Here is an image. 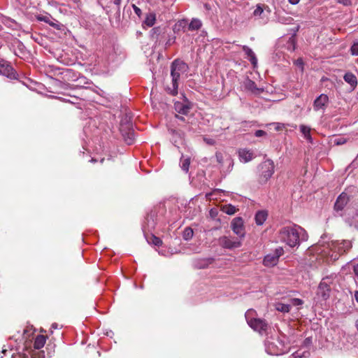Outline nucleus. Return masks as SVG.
<instances>
[{"mask_svg":"<svg viewBox=\"0 0 358 358\" xmlns=\"http://www.w3.org/2000/svg\"><path fill=\"white\" fill-rule=\"evenodd\" d=\"M278 240L290 248L298 247L301 242L306 241L308 235L306 230L297 224L281 227L278 232Z\"/></svg>","mask_w":358,"mask_h":358,"instance_id":"nucleus-1","label":"nucleus"},{"mask_svg":"<svg viewBox=\"0 0 358 358\" xmlns=\"http://www.w3.org/2000/svg\"><path fill=\"white\" fill-rule=\"evenodd\" d=\"M187 69V66L186 64L180 60L175 59L171 66V76L172 78V85L173 90L171 93L173 95H176L178 94V80L180 79V74L185 73Z\"/></svg>","mask_w":358,"mask_h":358,"instance_id":"nucleus-2","label":"nucleus"},{"mask_svg":"<svg viewBox=\"0 0 358 358\" xmlns=\"http://www.w3.org/2000/svg\"><path fill=\"white\" fill-rule=\"evenodd\" d=\"M256 312L253 309H249L246 311L245 317L248 325L255 331L262 334L265 332L268 328V324L265 320L256 318Z\"/></svg>","mask_w":358,"mask_h":358,"instance_id":"nucleus-3","label":"nucleus"},{"mask_svg":"<svg viewBox=\"0 0 358 358\" xmlns=\"http://www.w3.org/2000/svg\"><path fill=\"white\" fill-rule=\"evenodd\" d=\"M329 247L331 253L329 252L328 255L332 259L336 260L340 255L347 252L352 248V243L348 240L336 241H332Z\"/></svg>","mask_w":358,"mask_h":358,"instance_id":"nucleus-4","label":"nucleus"},{"mask_svg":"<svg viewBox=\"0 0 358 358\" xmlns=\"http://www.w3.org/2000/svg\"><path fill=\"white\" fill-rule=\"evenodd\" d=\"M288 343L281 338H278L276 343L268 342L266 344V350L268 354L271 355H280L288 352Z\"/></svg>","mask_w":358,"mask_h":358,"instance_id":"nucleus-5","label":"nucleus"},{"mask_svg":"<svg viewBox=\"0 0 358 358\" xmlns=\"http://www.w3.org/2000/svg\"><path fill=\"white\" fill-rule=\"evenodd\" d=\"M271 13V10L268 6L262 3H258L252 13L253 17L259 20L263 24L268 23Z\"/></svg>","mask_w":358,"mask_h":358,"instance_id":"nucleus-6","label":"nucleus"},{"mask_svg":"<svg viewBox=\"0 0 358 358\" xmlns=\"http://www.w3.org/2000/svg\"><path fill=\"white\" fill-rule=\"evenodd\" d=\"M284 254V250L282 247H278L272 252L266 255L263 260L264 265L266 266H274L278 261L279 257Z\"/></svg>","mask_w":358,"mask_h":358,"instance_id":"nucleus-7","label":"nucleus"},{"mask_svg":"<svg viewBox=\"0 0 358 358\" xmlns=\"http://www.w3.org/2000/svg\"><path fill=\"white\" fill-rule=\"evenodd\" d=\"M274 163L271 159H266L260 165L261 169V180L266 182L274 173Z\"/></svg>","mask_w":358,"mask_h":358,"instance_id":"nucleus-8","label":"nucleus"},{"mask_svg":"<svg viewBox=\"0 0 358 358\" xmlns=\"http://www.w3.org/2000/svg\"><path fill=\"white\" fill-rule=\"evenodd\" d=\"M219 245L223 248L232 250L241 247V241L234 237L223 236L218 239Z\"/></svg>","mask_w":358,"mask_h":358,"instance_id":"nucleus-9","label":"nucleus"},{"mask_svg":"<svg viewBox=\"0 0 358 358\" xmlns=\"http://www.w3.org/2000/svg\"><path fill=\"white\" fill-rule=\"evenodd\" d=\"M131 127V124L128 120H126V122L124 123V120H122L120 130L125 142L129 145L132 144L134 140V134Z\"/></svg>","mask_w":358,"mask_h":358,"instance_id":"nucleus-10","label":"nucleus"},{"mask_svg":"<svg viewBox=\"0 0 358 358\" xmlns=\"http://www.w3.org/2000/svg\"><path fill=\"white\" fill-rule=\"evenodd\" d=\"M345 220L350 226L358 229V205L356 207L346 209Z\"/></svg>","mask_w":358,"mask_h":358,"instance_id":"nucleus-11","label":"nucleus"},{"mask_svg":"<svg viewBox=\"0 0 358 358\" xmlns=\"http://www.w3.org/2000/svg\"><path fill=\"white\" fill-rule=\"evenodd\" d=\"M0 74L10 79L16 78V73L13 68L4 60H0Z\"/></svg>","mask_w":358,"mask_h":358,"instance_id":"nucleus-12","label":"nucleus"},{"mask_svg":"<svg viewBox=\"0 0 358 358\" xmlns=\"http://www.w3.org/2000/svg\"><path fill=\"white\" fill-rule=\"evenodd\" d=\"M231 227L233 231L240 238L244 237L245 231L243 227V220L241 217H235L231 223Z\"/></svg>","mask_w":358,"mask_h":358,"instance_id":"nucleus-13","label":"nucleus"},{"mask_svg":"<svg viewBox=\"0 0 358 358\" xmlns=\"http://www.w3.org/2000/svg\"><path fill=\"white\" fill-rule=\"evenodd\" d=\"M329 102V97L327 94H321L317 96L313 102V109L315 111L325 110L327 103Z\"/></svg>","mask_w":358,"mask_h":358,"instance_id":"nucleus-14","label":"nucleus"},{"mask_svg":"<svg viewBox=\"0 0 358 358\" xmlns=\"http://www.w3.org/2000/svg\"><path fill=\"white\" fill-rule=\"evenodd\" d=\"M331 292V288L328 282L326 281V279H323L320 283L317 294L318 296L321 297L323 300H327Z\"/></svg>","mask_w":358,"mask_h":358,"instance_id":"nucleus-15","label":"nucleus"},{"mask_svg":"<svg viewBox=\"0 0 358 358\" xmlns=\"http://www.w3.org/2000/svg\"><path fill=\"white\" fill-rule=\"evenodd\" d=\"M348 201V195L345 192L341 194L337 198L336 203L334 204L335 211L340 215H342V213H339V212H341L343 210L344 207L346 206Z\"/></svg>","mask_w":358,"mask_h":358,"instance_id":"nucleus-16","label":"nucleus"},{"mask_svg":"<svg viewBox=\"0 0 358 358\" xmlns=\"http://www.w3.org/2000/svg\"><path fill=\"white\" fill-rule=\"evenodd\" d=\"M238 157L241 162L247 163L253 159L254 154L249 150L241 149L238 151Z\"/></svg>","mask_w":358,"mask_h":358,"instance_id":"nucleus-17","label":"nucleus"},{"mask_svg":"<svg viewBox=\"0 0 358 358\" xmlns=\"http://www.w3.org/2000/svg\"><path fill=\"white\" fill-rule=\"evenodd\" d=\"M344 80L348 83L352 90H354L357 85V79L355 75L351 72H347L343 76Z\"/></svg>","mask_w":358,"mask_h":358,"instance_id":"nucleus-18","label":"nucleus"},{"mask_svg":"<svg viewBox=\"0 0 358 358\" xmlns=\"http://www.w3.org/2000/svg\"><path fill=\"white\" fill-rule=\"evenodd\" d=\"M243 50L244 51L245 55H247V56L248 57L249 60L250 61L251 64L254 66H255L257 64V59L255 56V54L252 51V50L247 45H243Z\"/></svg>","mask_w":358,"mask_h":358,"instance_id":"nucleus-19","label":"nucleus"},{"mask_svg":"<svg viewBox=\"0 0 358 358\" xmlns=\"http://www.w3.org/2000/svg\"><path fill=\"white\" fill-rule=\"evenodd\" d=\"M176 110L180 114L187 115L190 110L189 103L178 102L175 104Z\"/></svg>","mask_w":358,"mask_h":358,"instance_id":"nucleus-20","label":"nucleus"},{"mask_svg":"<svg viewBox=\"0 0 358 358\" xmlns=\"http://www.w3.org/2000/svg\"><path fill=\"white\" fill-rule=\"evenodd\" d=\"M213 261L214 259L213 258L199 259L194 263V266L199 269L205 268H207L208 265L211 264Z\"/></svg>","mask_w":358,"mask_h":358,"instance_id":"nucleus-21","label":"nucleus"},{"mask_svg":"<svg viewBox=\"0 0 358 358\" xmlns=\"http://www.w3.org/2000/svg\"><path fill=\"white\" fill-rule=\"evenodd\" d=\"M268 213L266 210H259L255 215V222L257 225H262L266 221Z\"/></svg>","mask_w":358,"mask_h":358,"instance_id":"nucleus-22","label":"nucleus"},{"mask_svg":"<svg viewBox=\"0 0 358 358\" xmlns=\"http://www.w3.org/2000/svg\"><path fill=\"white\" fill-rule=\"evenodd\" d=\"M46 342V337L43 335H38L34 343V347L35 349L40 350L43 348Z\"/></svg>","mask_w":358,"mask_h":358,"instance_id":"nucleus-23","label":"nucleus"},{"mask_svg":"<svg viewBox=\"0 0 358 358\" xmlns=\"http://www.w3.org/2000/svg\"><path fill=\"white\" fill-rule=\"evenodd\" d=\"M215 157H216L217 162L220 165H222L224 162H226L229 164V167L233 166V165H234V162H233L232 159L229 157H227L224 160L223 155L221 152H216Z\"/></svg>","mask_w":358,"mask_h":358,"instance_id":"nucleus-24","label":"nucleus"},{"mask_svg":"<svg viewBox=\"0 0 358 358\" xmlns=\"http://www.w3.org/2000/svg\"><path fill=\"white\" fill-rule=\"evenodd\" d=\"M274 307L276 310L283 313H289L291 310V305L285 304L280 302L275 303L274 304Z\"/></svg>","mask_w":358,"mask_h":358,"instance_id":"nucleus-25","label":"nucleus"},{"mask_svg":"<svg viewBox=\"0 0 358 358\" xmlns=\"http://www.w3.org/2000/svg\"><path fill=\"white\" fill-rule=\"evenodd\" d=\"M299 128L304 138L309 142L312 143L313 139L310 135V128L303 124L300 125Z\"/></svg>","mask_w":358,"mask_h":358,"instance_id":"nucleus-26","label":"nucleus"},{"mask_svg":"<svg viewBox=\"0 0 358 358\" xmlns=\"http://www.w3.org/2000/svg\"><path fill=\"white\" fill-rule=\"evenodd\" d=\"M202 26L201 21L199 19L194 18L189 24L188 29L190 31H196L199 29Z\"/></svg>","mask_w":358,"mask_h":358,"instance_id":"nucleus-27","label":"nucleus"},{"mask_svg":"<svg viewBox=\"0 0 358 358\" xmlns=\"http://www.w3.org/2000/svg\"><path fill=\"white\" fill-rule=\"evenodd\" d=\"M156 21V15L154 13H149L146 15V17L143 22V24L149 27H152Z\"/></svg>","mask_w":358,"mask_h":358,"instance_id":"nucleus-28","label":"nucleus"},{"mask_svg":"<svg viewBox=\"0 0 358 358\" xmlns=\"http://www.w3.org/2000/svg\"><path fill=\"white\" fill-rule=\"evenodd\" d=\"M190 164V158L189 157H185L184 155L182 156L180 159V167L181 169L185 171L188 172Z\"/></svg>","mask_w":358,"mask_h":358,"instance_id":"nucleus-29","label":"nucleus"},{"mask_svg":"<svg viewBox=\"0 0 358 358\" xmlns=\"http://www.w3.org/2000/svg\"><path fill=\"white\" fill-rule=\"evenodd\" d=\"M244 86H245V89L248 90L251 92H253L258 90L256 83L250 79H247L244 82Z\"/></svg>","mask_w":358,"mask_h":358,"instance_id":"nucleus-30","label":"nucleus"},{"mask_svg":"<svg viewBox=\"0 0 358 358\" xmlns=\"http://www.w3.org/2000/svg\"><path fill=\"white\" fill-rule=\"evenodd\" d=\"M161 29L160 27H154L150 31V36L152 40L157 41L158 36L160 34Z\"/></svg>","mask_w":358,"mask_h":358,"instance_id":"nucleus-31","label":"nucleus"},{"mask_svg":"<svg viewBox=\"0 0 358 358\" xmlns=\"http://www.w3.org/2000/svg\"><path fill=\"white\" fill-rule=\"evenodd\" d=\"M193 234V230L189 227H186L183 231L182 237L185 241H188L192 238Z\"/></svg>","mask_w":358,"mask_h":358,"instance_id":"nucleus-32","label":"nucleus"},{"mask_svg":"<svg viewBox=\"0 0 358 358\" xmlns=\"http://www.w3.org/2000/svg\"><path fill=\"white\" fill-rule=\"evenodd\" d=\"M222 210L227 215H234L236 212V208L232 205H227L223 207Z\"/></svg>","mask_w":358,"mask_h":358,"instance_id":"nucleus-33","label":"nucleus"},{"mask_svg":"<svg viewBox=\"0 0 358 358\" xmlns=\"http://www.w3.org/2000/svg\"><path fill=\"white\" fill-rule=\"evenodd\" d=\"M50 18H51L50 16H43V17H39L38 19L41 21L45 22V23H48V24H50V26H52L53 27H57V24L56 23H55L54 22H52Z\"/></svg>","mask_w":358,"mask_h":358,"instance_id":"nucleus-34","label":"nucleus"},{"mask_svg":"<svg viewBox=\"0 0 358 358\" xmlns=\"http://www.w3.org/2000/svg\"><path fill=\"white\" fill-rule=\"evenodd\" d=\"M350 51L352 55H358V41L353 43L350 48Z\"/></svg>","mask_w":358,"mask_h":358,"instance_id":"nucleus-35","label":"nucleus"},{"mask_svg":"<svg viewBox=\"0 0 358 358\" xmlns=\"http://www.w3.org/2000/svg\"><path fill=\"white\" fill-rule=\"evenodd\" d=\"M303 303V301L300 299L294 298L290 300V304L292 306H301Z\"/></svg>","mask_w":358,"mask_h":358,"instance_id":"nucleus-36","label":"nucleus"},{"mask_svg":"<svg viewBox=\"0 0 358 358\" xmlns=\"http://www.w3.org/2000/svg\"><path fill=\"white\" fill-rule=\"evenodd\" d=\"M152 243L155 245H157V246H159L162 245V240L158 238V237H156L155 236H152Z\"/></svg>","mask_w":358,"mask_h":358,"instance_id":"nucleus-37","label":"nucleus"},{"mask_svg":"<svg viewBox=\"0 0 358 358\" xmlns=\"http://www.w3.org/2000/svg\"><path fill=\"white\" fill-rule=\"evenodd\" d=\"M346 142V139L343 137H339V138H336L335 140H334V143L336 145H343Z\"/></svg>","mask_w":358,"mask_h":358,"instance_id":"nucleus-38","label":"nucleus"},{"mask_svg":"<svg viewBox=\"0 0 358 358\" xmlns=\"http://www.w3.org/2000/svg\"><path fill=\"white\" fill-rule=\"evenodd\" d=\"M338 3L343 4V6H348L352 4L351 0H336Z\"/></svg>","mask_w":358,"mask_h":358,"instance_id":"nucleus-39","label":"nucleus"},{"mask_svg":"<svg viewBox=\"0 0 358 358\" xmlns=\"http://www.w3.org/2000/svg\"><path fill=\"white\" fill-rule=\"evenodd\" d=\"M294 64L299 67H300L301 69H303V61L301 58H299L297 59L295 62H294Z\"/></svg>","mask_w":358,"mask_h":358,"instance_id":"nucleus-40","label":"nucleus"},{"mask_svg":"<svg viewBox=\"0 0 358 358\" xmlns=\"http://www.w3.org/2000/svg\"><path fill=\"white\" fill-rule=\"evenodd\" d=\"M132 7H133V9H134V13L138 16L140 17L141 13H142V11L138 7L136 6V5L133 4L132 5Z\"/></svg>","mask_w":358,"mask_h":358,"instance_id":"nucleus-41","label":"nucleus"},{"mask_svg":"<svg viewBox=\"0 0 358 358\" xmlns=\"http://www.w3.org/2000/svg\"><path fill=\"white\" fill-rule=\"evenodd\" d=\"M266 134V132L263 130H257L255 133V136L262 137Z\"/></svg>","mask_w":358,"mask_h":358,"instance_id":"nucleus-42","label":"nucleus"},{"mask_svg":"<svg viewBox=\"0 0 358 358\" xmlns=\"http://www.w3.org/2000/svg\"><path fill=\"white\" fill-rule=\"evenodd\" d=\"M312 343V338L310 337L306 338L304 340L303 344L306 346L310 345Z\"/></svg>","mask_w":358,"mask_h":358,"instance_id":"nucleus-43","label":"nucleus"},{"mask_svg":"<svg viewBox=\"0 0 358 358\" xmlns=\"http://www.w3.org/2000/svg\"><path fill=\"white\" fill-rule=\"evenodd\" d=\"M187 21L186 20H182L178 22L177 25L179 27H184L186 25Z\"/></svg>","mask_w":358,"mask_h":358,"instance_id":"nucleus-44","label":"nucleus"},{"mask_svg":"<svg viewBox=\"0 0 358 358\" xmlns=\"http://www.w3.org/2000/svg\"><path fill=\"white\" fill-rule=\"evenodd\" d=\"M284 127V125L280 123H277L275 127V130L280 131Z\"/></svg>","mask_w":358,"mask_h":358,"instance_id":"nucleus-45","label":"nucleus"},{"mask_svg":"<svg viewBox=\"0 0 358 358\" xmlns=\"http://www.w3.org/2000/svg\"><path fill=\"white\" fill-rule=\"evenodd\" d=\"M58 328H59V325H58V324H57V323H53V324L51 325L50 331H51V332L52 333V329H58Z\"/></svg>","mask_w":358,"mask_h":358,"instance_id":"nucleus-46","label":"nucleus"},{"mask_svg":"<svg viewBox=\"0 0 358 358\" xmlns=\"http://www.w3.org/2000/svg\"><path fill=\"white\" fill-rule=\"evenodd\" d=\"M122 0H114L113 3L117 6V10H119V6L121 3Z\"/></svg>","mask_w":358,"mask_h":358,"instance_id":"nucleus-47","label":"nucleus"},{"mask_svg":"<svg viewBox=\"0 0 358 358\" xmlns=\"http://www.w3.org/2000/svg\"><path fill=\"white\" fill-rule=\"evenodd\" d=\"M300 0H288L289 3L292 5H296L299 2Z\"/></svg>","mask_w":358,"mask_h":358,"instance_id":"nucleus-48","label":"nucleus"},{"mask_svg":"<svg viewBox=\"0 0 358 358\" xmlns=\"http://www.w3.org/2000/svg\"><path fill=\"white\" fill-rule=\"evenodd\" d=\"M353 270L355 273V275L358 278V265L355 266Z\"/></svg>","mask_w":358,"mask_h":358,"instance_id":"nucleus-49","label":"nucleus"},{"mask_svg":"<svg viewBox=\"0 0 358 358\" xmlns=\"http://www.w3.org/2000/svg\"><path fill=\"white\" fill-rule=\"evenodd\" d=\"M354 296H355V301L358 303V291L357 290L355 292Z\"/></svg>","mask_w":358,"mask_h":358,"instance_id":"nucleus-50","label":"nucleus"},{"mask_svg":"<svg viewBox=\"0 0 358 358\" xmlns=\"http://www.w3.org/2000/svg\"><path fill=\"white\" fill-rule=\"evenodd\" d=\"M204 140H205V141L207 142V143H208V144L213 145V144L214 143V141H213V140H212V139L207 140V139H206V138H205Z\"/></svg>","mask_w":358,"mask_h":358,"instance_id":"nucleus-51","label":"nucleus"},{"mask_svg":"<svg viewBox=\"0 0 358 358\" xmlns=\"http://www.w3.org/2000/svg\"><path fill=\"white\" fill-rule=\"evenodd\" d=\"M176 117H177L178 119H179V120H182V121H183V120H185V119H184V117H182V116H179V115H176Z\"/></svg>","mask_w":358,"mask_h":358,"instance_id":"nucleus-52","label":"nucleus"},{"mask_svg":"<svg viewBox=\"0 0 358 358\" xmlns=\"http://www.w3.org/2000/svg\"><path fill=\"white\" fill-rule=\"evenodd\" d=\"M355 327H356L357 330L358 331V319L355 322Z\"/></svg>","mask_w":358,"mask_h":358,"instance_id":"nucleus-53","label":"nucleus"},{"mask_svg":"<svg viewBox=\"0 0 358 358\" xmlns=\"http://www.w3.org/2000/svg\"><path fill=\"white\" fill-rule=\"evenodd\" d=\"M28 330L24 329V336H26V334H27Z\"/></svg>","mask_w":358,"mask_h":358,"instance_id":"nucleus-54","label":"nucleus"},{"mask_svg":"<svg viewBox=\"0 0 358 358\" xmlns=\"http://www.w3.org/2000/svg\"><path fill=\"white\" fill-rule=\"evenodd\" d=\"M75 3H77L79 1V0H73Z\"/></svg>","mask_w":358,"mask_h":358,"instance_id":"nucleus-55","label":"nucleus"},{"mask_svg":"<svg viewBox=\"0 0 358 358\" xmlns=\"http://www.w3.org/2000/svg\"><path fill=\"white\" fill-rule=\"evenodd\" d=\"M91 161L93 162H96V160H94V159H92Z\"/></svg>","mask_w":358,"mask_h":358,"instance_id":"nucleus-56","label":"nucleus"},{"mask_svg":"<svg viewBox=\"0 0 358 358\" xmlns=\"http://www.w3.org/2000/svg\"><path fill=\"white\" fill-rule=\"evenodd\" d=\"M357 157H358V154H357Z\"/></svg>","mask_w":358,"mask_h":358,"instance_id":"nucleus-57","label":"nucleus"}]
</instances>
